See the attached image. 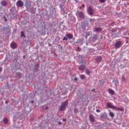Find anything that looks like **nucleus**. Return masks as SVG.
I'll return each mask as SVG.
<instances>
[{"label":"nucleus","instance_id":"nucleus-1","mask_svg":"<svg viewBox=\"0 0 129 129\" xmlns=\"http://www.w3.org/2000/svg\"><path fill=\"white\" fill-rule=\"evenodd\" d=\"M67 105H68V100L61 103V106L59 107V110L61 111L64 110L66 108Z\"/></svg>","mask_w":129,"mask_h":129},{"label":"nucleus","instance_id":"nucleus-2","mask_svg":"<svg viewBox=\"0 0 129 129\" xmlns=\"http://www.w3.org/2000/svg\"><path fill=\"white\" fill-rule=\"evenodd\" d=\"M114 47L116 48V49H118V48L121 47V41L116 42L115 43Z\"/></svg>","mask_w":129,"mask_h":129},{"label":"nucleus","instance_id":"nucleus-3","mask_svg":"<svg viewBox=\"0 0 129 129\" xmlns=\"http://www.w3.org/2000/svg\"><path fill=\"white\" fill-rule=\"evenodd\" d=\"M88 13L89 14V15H93V14H94V12L93 11V9H92V8H91V7H90L88 8Z\"/></svg>","mask_w":129,"mask_h":129},{"label":"nucleus","instance_id":"nucleus-4","mask_svg":"<svg viewBox=\"0 0 129 129\" xmlns=\"http://www.w3.org/2000/svg\"><path fill=\"white\" fill-rule=\"evenodd\" d=\"M16 5L17 6V7H22V6H24V3H23V2L21 0H19L18 1H17V2L16 3Z\"/></svg>","mask_w":129,"mask_h":129},{"label":"nucleus","instance_id":"nucleus-5","mask_svg":"<svg viewBox=\"0 0 129 129\" xmlns=\"http://www.w3.org/2000/svg\"><path fill=\"white\" fill-rule=\"evenodd\" d=\"M10 46L12 49H16L17 47H18V45H17V43L15 42H12L11 43Z\"/></svg>","mask_w":129,"mask_h":129},{"label":"nucleus","instance_id":"nucleus-6","mask_svg":"<svg viewBox=\"0 0 129 129\" xmlns=\"http://www.w3.org/2000/svg\"><path fill=\"white\" fill-rule=\"evenodd\" d=\"M107 107H108L109 108H112L113 109H114V108H115V106H113V105H112L111 103H108L107 104Z\"/></svg>","mask_w":129,"mask_h":129},{"label":"nucleus","instance_id":"nucleus-7","mask_svg":"<svg viewBox=\"0 0 129 129\" xmlns=\"http://www.w3.org/2000/svg\"><path fill=\"white\" fill-rule=\"evenodd\" d=\"M66 36L68 39H69V40H71V39H73V35L70 33L67 34Z\"/></svg>","mask_w":129,"mask_h":129},{"label":"nucleus","instance_id":"nucleus-8","mask_svg":"<svg viewBox=\"0 0 129 129\" xmlns=\"http://www.w3.org/2000/svg\"><path fill=\"white\" fill-rule=\"evenodd\" d=\"M78 15H79V17L80 18H81V19H83V18H84V13H83V12L80 11V12L79 13Z\"/></svg>","mask_w":129,"mask_h":129},{"label":"nucleus","instance_id":"nucleus-9","mask_svg":"<svg viewBox=\"0 0 129 129\" xmlns=\"http://www.w3.org/2000/svg\"><path fill=\"white\" fill-rule=\"evenodd\" d=\"M89 119L91 122H94V116H93V115H90Z\"/></svg>","mask_w":129,"mask_h":129},{"label":"nucleus","instance_id":"nucleus-10","mask_svg":"<svg viewBox=\"0 0 129 129\" xmlns=\"http://www.w3.org/2000/svg\"><path fill=\"white\" fill-rule=\"evenodd\" d=\"M108 93H109V94H111V95H114V91H113L112 89H109L108 90Z\"/></svg>","mask_w":129,"mask_h":129},{"label":"nucleus","instance_id":"nucleus-11","mask_svg":"<svg viewBox=\"0 0 129 129\" xmlns=\"http://www.w3.org/2000/svg\"><path fill=\"white\" fill-rule=\"evenodd\" d=\"M101 60H102V57H101V56H99L97 57V58L96 59V61L98 63H100V62H101Z\"/></svg>","mask_w":129,"mask_h":129},{"label":"nucleus","instance_id":"nucleus-12","mask_svg":"<svg viewBox=\"0 0 129 129\" xmlns=\"http://www.w3.org/2000/svg\"><path fill=\"white\" fill-rule=\"evenodd\" d=\"M114 109H116L118 111H123L124 110V109H123V108L117 107L116 106H115V108H114Z\"/></svg>","mask_w":129,"mask_h":129},{"label":"nucleus","instance_id":"nucleus-13","mask_svg":"<svg viewBox=\"0 0 129 129\" xmlns=\"http://www.w3.org/2000/svg\"><path fill=\"white\" fill-rule=\"evenodd\" d=\"M97 39H98L97 35L96 34H94L92 38L93 42H95V41H96Z\"/></svg>","mask_w":129,"mask_h":129},{"label":"nucleus","instance_id":"nucleus-14","mask_svg":"<svg viewBox=\"0 0 129 129\" xmlns=\"http://www.w3.org/2000/svg\"><path fill=\"white\" fill-rule=\"evenodd\" d=\"M85 69V66H80L79 67V70L82 71Z\"/></svg>","mask_w":129,"mask_h":129},{"label":"nucleus","instance_id":"nucleus-15","mask_svg":"<svg viewBox=\"0 0 129 129\" xmlns=\"http://www.w3.org/2000/svg\"><path fill=\"white\" fill-rule=\"evenodd\" d=\"M102 30V28H100L99 27H98L96 29H95V32H101V30Z\"/></svg>","mask_w":129,"mask_h":129},{"label":"nucleus","instance_id":"nucleus-16","mask_svg":"<svg viewBox=\"0 0 129 129\" xmlns=\"http://www.w3.org/2000/svg\"><path fill=\"white\" fill-rule=\"evenodd\" d=\"M109 114L110 116H111V117H114V114L112 112L110 111V110H109Z\"/></svg>","mask_w":129,"mask_h":129},{"label":"nucleus","instance_id":"nucleus-17","mask_svg":"<svg viewBox=\"0 0 129 129\" xmlns=\"http://www.w3.org/2000/svg\"><path fill=\"white\" fill-rule=\"evenodd\" d=\"M89 36H90V32H87L86 33V36H85L86 39H87L88 38Z\"/></svg>","mask_w":129,"mask_h":129},{"label":"nucleus","instance_id":"nucleus-18","mask_svg":"<svg viewBox=\"0 0 129 129\" xmlns=\"http://www.w3.org/2000/svg\"><path fill=\"white\" fill-rule=\"evenodd\" d=\"M86 73L87 74V75H89L90 73H91V71H90L89 70H86Z\"/></svg>","mask_w":129,"mask_h":129},{"label":"nucleus","instance_id":"nucleus-19","mask_svg":"<svg viewBox=\"0 0 129 129\" xmlns=\"http://www.w3.org/2000/svg\"><path fill=\"white\" fill-rule=\"evenodd\" d=\"M80 78L82 80L85 79V76L84 75H81L80 76Z\"/></svg>","mask_w":129,"mask_h":129},{"label":"nucleus","instance_id":"nucleus-20","mask_svg":"<svg viewBox=\"0 0 129 129\" xmlns=\"http://www.w3.org/2000/svg\"><path fill=\"white\" fill-rule=\"evenodd\" d=\"M4 123H8V118H4Z\"/></svg>","mask_w":129,"mask_h":129},{"label":"nucleus","instance_id":"nucleus-21","mask_svg":"<svg viewBox=\"0 0 129 129\" xmlns=\"http://www.w3.org/2000/svg\"><path fill=\"white\" fill-rule=\"evenodd\" d=\"M21 37H26L25 34H24V32L21 31Z\"/></svg>","mask_w":129,"mask_h":129},{"label":"nucleus","instance_id":"nucleus-22","mask_svg":"<svg viewBox=\"0 0 129 129\" xmlns=\"http://www.w3.org/2000/svg\"><path fill=\"white\" fill-rule=\"evenodd\" d=\"M65 40L66 41H67V40H68V38H67V37H64L63 38V41H65Z\"/></svg>","mask_w":129,"mask_h":129},{"label":"nucleus","instance_id":"nucleus-23","mask_svg":"<svg viewBox=\"0 0 129 129\" xmlns=\"http://www.w3.org/2000/svg\"><path fill=\"white\" fill-rule=\"evenodd\" d=\"M2 4L4 5V6H7V2H3Z\"/></svg>","mask_w":129,"mask_h":129},{"label":"nucleus","instance_id":"nucleus-24","mask_svg":"<svg viewBox=\"0 0 129 129\" xmlns=\"http://www.w3.org/2000/svg\"><path fill=\"white\" fill-rule=\"evenodd\" d=\"M122 81H125V78L123 76L122 77Z\"/></svg>","mask_w":129,"mask_h":129},{"label":"nucleus","instance_id":"nucleus-25","mask_svg":"<svg viewBox=\"0 0 129 129\" xmlns=\"http://www.w3.org/2000/svg\"><path fill=\"white\" fill-rule=\"evenodd\" d=\"M100 3H104L105 2V0H99Z\"/></svg>","mask_w":129,"mask_h":129},{"label":"nucleus","instance_id":"nucleus-26","mask_svg":"<svg viewBox=\"0 0 129 129\" xmlns=\"http://www.w3.org/2000/svg\"><path fill=\"white\" fill-rule=\"evenodd\" d=\"M4 19H5V22H8V19H7L6 17H4Z\"/></svg>","mask_w":129,"mask_h":129},{"label":"nucleus","instance_id":"nucleus-27","mask_svg":"<svg viewBox=\"0 0 129 129\" xmlns=\"http://www.w3.org/2000/svg\"><path fill=\"white\" fill-rule=\"evenodd\" d=\"M74 80H75V81H77V80H78V79H77V78H75Z\"/></svg>","mask_w":129,"mask_h":129},{"label":"nucleus","instance_id":"nucleus-28","mask_svg":"<svg viewBox=\"0 0 129 129\" xmlns=\"http://www.w3.org/2000/svg\"><path fill=\"white\" fill-rule=\"evenodd\" d=\"M92 91L93 92H95V89H92Z\"/></svg>","mask_w":129,"mask_h":129},{"label":"nucleus","instance_id":"nucleus-29","mask_svg":"<svg viewBox=\"0 0 129 129\" xmlns=\"http://www.w3.org/2000/svg\"><path fill=\"white\" fill-rule=\"evenodd\" d=\"M100 111V110L99 109H97L96 110L97 112H99Z\"/></svg>","mask_w":129,"mask_h":129},{"label":"nucleus","instance_id":"nucleus-30","mask_svg":"<svg viewBox=\"0 0 129 129\" xmlns=\"http://www.w3.org/2000/svg\"><path fill=\"white\" fill-rule=\"evenodd\" d=\"M3 70V68L0 67V72H2V71Z\"/></svg>","mask_w":129,"mask_h":129},{"label":"nucleus","instance_id":"nucleus-31","mask_svg":"<svg viewBox=\"0 0 129 129\" xmlns=\"http://www.w3.org/2000/svg\"><path fill=\"white\" fill-rule=\"evenodd\" d=\"M17 32V29H15L14 30V33H16Z\"/></svg>","mask_w":129,"mask_h":129},{"label":"nucleus","instance_id":"nucleus-32","mask_svg":"<svg viewBox=\"0 0 129 129\" xmlns=\"http://www.w3.org/2000/svg\"><path fill=\"white\" fill-rule=\"evenodd\" d=\"M78 50H79V51H80V47H78Z\"/></svg>","mask_w":129,"mask_h":129},{"label":"nucleus","instance_id":"nucleus-33","mask_svg":"<svg viewBox=\"0 0 129 129\" xmlns=\"http://www.w3.org/2000/svg\"><path fill=\"white\" fill-rule=\"evenodd\" d=\"M82 7H83V8H84V7H85V5L83 4Z\"/></svg>","mask_w":129,"mask_h":129},{"label":"nucleus","instance_id":"nucleus-34","mask_svg":"<svg viewBox=\"0 0 129 129\" xmlns=\"http://www.w3.org/2000/svg\"><path fill=\"white\" fill-rule=\"evenodd\" d=\"M66 120H67L66 119H63V121H66Z\"/></svg>","mask_w":129,"mask_h":129},{"label":"nucleus","instance_id":"nucleus-35","mask_svg":"<svg viewBox=\"0 0 129 129\" xmlns=\"http://www.w3.org/2000/svg\"><path fill=\"white\" fill-rule=\"evenodd\" d=\"M81 63H86V62H79L80 64H81Z\"/></svg>","mask_w":129,"mask_h":129},{"label":"nucleus","instance_id":"nucleus-36","mask_svg":"<svg viewBox=\"0 0 129 129\" xmlns=\"http://www.w3.org/2000/svg\"><path fill=\"white\" fill-rule=\"evenodd\" d=\"M58 123L59 124H62V123H61V122H59Z\"/></svg>","mask_w":129,"mask_h":129},{"label":"nucleus","instance_id":"nucleus-37","mask_svg":"<svg viewBox=\"0 0 129 129\" xmlns=\"http://www.w3.org/2000/svg\"><path fill=\"white\" fill-rule=\"evenodd\" d=\"M32 103H34V101H32Z\"/></svg>","mask_w":129,"mask_h":129},{"label":"nucleus","instance_id":"nucleus-38","mask_svg":"<svg viewBox=\"0 0 129 129\" xmlns=\"http://www.w3.org/2000/svg\"><path fill=\"white\" fill-rule=\"evenodd\" d=\"M46 109H48V107H46Z\"/></svg>","mask_w":129,"mask_h":129},{"label":"nucleus","instance_id":"nucleus-39","mask_svg":"<svg viewBox=\"0 0 129 129\" xmlns=\"http://www.w3.org/2000/svg\"><path fill=\"white\" fill-rule=\"evenodd\" d=\"M37 67H39V64H37Z\"/></svg>","mask_w":129,"mask_h":129},{"label":"nucleus","instance_id":"nucleus-40","mask_svg":"<svg viewBox=\"0 0 129 129\" xmlns=\"http://www.w3.org/2000/svg\"><path fill=\"white\" fill-rule=\"evenodd\" d=\"M76 43H77V44H78V42H76Z\"/></svg>","mask_w":129,"mask_h":129},{"label":"nucleus","instance_id":"nucleus-41","mask_svg":"<svg viewBox=\"0 0 129 129\" xmlns=\"http://www.w3.org/2000/svg\"><path fill=\"white\" fill-rule=\"evenodd\" d=\"M8 101H6V103H8Z\"/></svg>","mask_w":129,"mask_h":129},{"label":"nucleus","instance_id":"nucleus-42","mask_svg":"<svg viewBox=\"0 0 129 129\" xmlns=\"http://www.w3.org/2000/svg\"><path fill=\"white\" fill-rule=\"evenodd\" d=\"M126 39H128V38H127V37H126Z\"/></svg>","mask_w":129,"mask_h":129},{"label":"nucleus","instance_id":"nucleus-43","mask_svg":"<svg viewBox=\"0 0 129 129\" xmlns=\"http://www.w3.org/2000/svg\"><path fill=\"white\" fill-rule=\"evenodd\" d=\"M24 58H25V55L23 56Z\"/></svg>","mask_w":129,"mask_h":129},{"label":"nucleus","instance_id":"nucleus-44","mask_svg":"<svg viewBox=\"0 0 129 129\" xmlns=\"http://www.w3.org/2000/svg\"><path fill=\"white\" fill-rule=\"evenodd\" d=\"M80 9H82V7H80Z\"/></svg>","mask_w":129,"mask_h":129}]
</instances>
